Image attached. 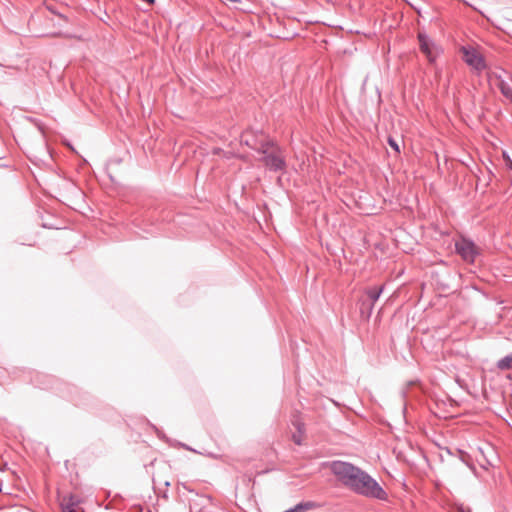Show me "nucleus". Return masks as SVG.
Returning a JSON list of instances; mask_svg holds the SVG:
<instances>
[{
	"mask_svg": "<svg viewBox=\"0 0 512 512\" xmlns=\"http://www.w3.org/2000/svg\"><path fill=\"white\" fill-rule=\"evenodd\" d=\"M331 472L346 487L360 495L386 499L387 495L382 487L370 475L360 468L343 461H334L330 464Z\"/></svg>",
	"mask_w": 512,
	"mask_h": 512,
	"instance_id": "f257e3e1",
	"label": "nucleus"
},
{
	"mask_svg": "<svg viewBox=\"0 0 512 512\" xmlns=\"http://www.w3.org/2000/svg\"><path fill=\"white\" fill-rule=\"evenodd\" d=\"M246 137L247 133L243 134L242 140L246 145L252 147L263 155L261 161L266 168L273 171H281L285 169L286 163L283 152L275 143L265 141L261 142L259 145L251 144Z\"/></svg>",
	"mask_w": 512,
	"mask_h": 512,
	"instance_id": "f03ea898",
	"label": "nucleus"
},
{
	"mask_svg": "<svg viewBox=\"0 0 512 512\" xmlns=\"http://www.w3.org/2000/svg\"><path fill=\"white\" fill-rule=\"evenodd\" d=\"M463 60L474 70L481 72L486 68V63L482 54L474 48L462 47Z\"/></svg>",
	"mask_w": 512,
	"mask_h": 512,
	"instance_id": "7ed1b4c3",
	"label": "nucleus"
},
{
	"mask_svg": "<svg viewBox=\"0 0 512 512\" xmlns=\"http://www.w3.org/2000/svg\"><path fill=\"white\" fill-rule=\"evenodd\" d=\"M418 40L420 45V50L427 59L432 62L438 56L440 49L435 43H433L424 33L418 34Z\"/></svg>",
	"mask_w": 512,
	"mask_h": 512,
	"instance_id": "20e7f679",
	"label": "nucleus"
},
{
	"mask_svg": "<svg viewBox=\"0 0 512 512\" xmlns=\"http://www.w3.org/2000/svg\"><path fill=\"white\" fill-rule=\"evenodd\" d=\"M457 253L467 262L472 263L477 255V249L475 245L466 240L461 239L455 244Z\"/></svg>",
	"mask_w": 512,
	"mask_h": 512,
	"instance_id": "39448f33",
	"label": "nucleus"
},
{
	"mask_svg": "<svg viewBox=\"0 0 512 512\" xmlns=\"http://www.w3.org/2000/svg\"><path fill=\"white\" fill-rule=\"evenodd\" d=\"M63 512H84L79 505V500L74 496L65 498L62 503Z\"/></svg>",
	"mask_w": 512,
	"mask_h": 512,
	"instance_id": "423d86ee",
	"label": "nucleus"
},
{
	"mask_svg": "<svg viewBox=\"0 0 512 512\" xmlns=\"http://www.w3.org/2000/svg\"><path fill=\"white\" fill-rule=\"evenodd\" d=\"M314 507H315L314 503L305 502V503H300V504L296 505L294 508H291V509L283 511V512H306Z\"/></svg>",
	"mask_w": 512,
	"mask_h": 512,
	"instance_id": "0eeeda50",
	"label": "nucleus"
},
{
	"mask_svg": "<svg viewBox=\"0 0 512 512\" xmlns=\"http://www.w3.org/2000/svg\"><path fill=\"white\" fill-rule=\"evenodd\" d=\"M497 367L501 370L512 369V354L499 360L497 363Z\"/></svg>",
	"mask_w": 512,
	"mask_h": 512,
	"instance_id": "6e6552de",
	"label": "nucleus"
},
{
	"mask_svg": "<svg viewBox=\"0 0 512 512\" xmlns=\"http://www.w3.org/2000/svg\"><path fill=\"white\" fill-rule=\"evenodd\" d=\"M382 292V287H373L367 290V295L372 301V305L377 301Z\"/></svg>",
	"mask_w": 512,
	"mask_h": 512,
	"instance_id": "1a4fd4ad",
	"label": "nucleus"
},
{
	"mask_svg": "<svg viewBox=\"0 0 512 512\" xmlns=\"http://www.w3.org/2000/svg\"><path fill=\"white\" fill-rule=\"evenodd\" d=\"M498 86H499V88H500V90H501L502 94H503L507 99H509V100H511V101H512V87H511L509 84H507V83H505L504 81H502V80L500 81V83H499V85H498Z\"/></svg>",
	"mask_w": 512,
	"mask_h": 512,
	"instance_id": "9d476101",
	"label": "nucleus"
},
{
	"mask_svg": "<svg viewBox=\"0 0 512 512\" xmlns=\"http://www.w3.org/2000/svg\"><path fill=\"white\" fill-rule=\"evenodd\" d=\"M388 143L390 145V147L397 153L399 154L400 153V145L399 143L393 139L392 137H389L388 138Z\"/></svg>",
	"mask_w": 512,
	"mask_h": 512,
	"instance_id": "9b49d317",
	"label": "nucleus"
},
{
	"mask_svg": "<svg viewBox=\"0 0 512 512\" xmlns=\"http://www.w3.org/2000/svg\"><path fill=\"white\" fill-rule=\"evenodd\" d=\"M293 441H294L296 444L300 445V444L302 443V437H301L300 435H294V436H293Z\"/></svg>",
	"mask_w": 512,
	"mask_h": 512,
	"instance_id": "f8f14e48",
	"label": "nucleus"
},
{
	"mask_svg": "<svg viewBox=\"0 0 512 512\" xmlns=\"http://www.w3.org/2000/svg\"><path fill=\"white\" fill-rule=\"evenodd\" d=\"M503 157L506 160V163L512 168V160L510 157L505 152L503 153Z\"/></svg>",
	"mask_w": 512,
	"mask_h": 512,
	"instance_id": "ddd939ff",
	"label": "nucleus"
},
{
	"mask_svg": "<svg viewBox=\"0 0 512 512\" xmlns=\"http://www.w3.org/2000/svg\"><path fill=\"white\" fill-rule=\"evenodd\" d=\"M224 3H239L240 0H221Z\"/></svg>",
	"mask_w": 512,
	"mask_h": 512,
	"instance_id": "4468645a",
	"label": "nucleus"
},
{
	"mask_svg": "<svg viewBox=\"0 0 512 512\" xmlns=\"http://www.w3.org/2000/svg\"><path fill=\"white\" fill-rule=\"evenodd\" d=\"M220 152H221V149H220V148H215V149L213 150V154H215V155L220 154Z\"/></svg>",
	"mask_w": 512,
	"mask_h": 512,
	"instance_id": "2eb2a0df",
	"label": "nucleus"
},
{
	"mask_svg": "<svg viewBox=\"0 0 512 512\" xmlns=\"http://www.w3.org/2000/svg\"><path fill=\"white\" fill-rule=\"evenodd\" d=\"M144 2L148 3V4H154L155 0H143Z\"/></svg>",
	"mask_w": 512,
	"mask_h": 512,
	"instance_id": "dca6fc26",
	"label": "nucleus"
}]
</instances>
